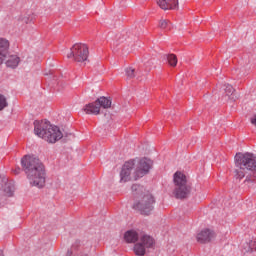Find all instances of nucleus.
<instances>
[{
	"mask_svg": "<svg viewBox=\"0 0 256 256\" xmlns=\"http://www.w3.org/2000/svg\"><path fill=\"white\" fill-rule=\"evenodd\" d=\"M153 162L147 158L140 160H130L126 162L120 172V181L121 183H127V181H137L141 177H145L147 173L151 170Z\"/></svg>",
	"mask_w": 256,
	"mask_h": 256,
	"instance_id": "nucleus-2",
	"label": "nucleus"
},
{
	"mask_svg": "<svg viewBox=\"0 0 256 256\" xmlns=\"http://www.w3.org/2000/svg\"><path fill=\"white\" fill-rule=\"evenodd\" d=\"M0 256H5V255L3 254V250H0Z\"/></svg>",
	"mask_w": 256,
	"mask_h": 256,
	"instance_id": "nucleus-27",
	"label": "nucleus"
},
{
	"mask_svg": "<svg viewBox=\"0 0 256 256\" xmlns=\"http://www.w3.org/2000/svg\"><path fill=\"white\" fill-rule=\"evenodd\" d=\"M237 96L235 95V89L231 85H226L224 88V101H235Z\"/></svg>",
	"mask_w": 256,
	"mask_h": 256,
	"instance_id": "nucleus-12",
	"label": "nucleus"
},
{
	"mask_svg": "<svg viewBox=\"0 0 256 256\" xmlns=\"http://www.w3.org/2000/svg\"><path fill=\"white\" fill-rule=\"evenodd\" d=\"M155 245V240L149 235H143L140 237L138 243L134 245V253L138 256L145 255L147 249H152Z\"/></svg>",
	"mask_w": 256,
	"mask_h": 256,
	"instance_id": "nucleus-9",
	"label": "nucleus"
},
{
	"mask_svg": "<svg viewBox=\"0 0 256 256\" xmlns=\"http://www.w3.org/2000/svg\"><path fill=\"white\" fill-rule=\"evenodd\" d=\"M4 194L6 197L13 196V187H11L9 184H6L4 187Z\"/></svg>",
	"mask_w": 256,
	"mask_h": 256,
	"instance_id": "nucleus-19",
	"label": "nucleus"
},
{
	"mask_svg": "<svg viewBox=\"0 0 256 256\" xmlns=\"http://www.w3.org/2000/svg\"><path fill=\"white\" fill-rule=\"evenodd\" d=\"M174 195L176 199H185L189 195L191 189L187 186V177L181 172L174 174Z\"/></svg>",
	"mask_w": 256,
	"mask_h": 256,
	"instance_id": "nucleus-7",
	"label": "nucleus"
},
{
	"mask_svg": "<svg viewBox=\"0 0 256 256\" xmlns=\"http://www.w3.org/2000/svg\"><path fill=\"white\" fill-rule=\"evenodd\" d=\"M21 59L17 55L9 56V58L6 61L7 67H11L12 69H15L20 63Z\"/></svg>",
	"mask_w": 256,
	"mask_h": 256,
	"instance_id": "nucleus-14",
	"label": "nucleus"
},
{
	"mask_svg": "<svg viewBox=\"0 0 256 256\" xmlns=\"http://www.w3.org/2000/svg\"><path fill=\"white\" fill-rule=\"evenodd\" d=\"M126 75L129 79H133L135 77V69L133 68H127L126 69Z\"/></svg>",
	"mask_w": 256,
	"mask_h": 256,
	"instance_id": "nucleus-20",
	"label": "nucleus"
},
{
	"mask_svg": "<svg viewBox=\"0 0 256 256\" xmlns=\"http://www.w3.org/2000/svg\"><path fill=\"white\" fill-rule=\"evenodd\" d=\"M167 62L170 65V67H177V56L175 54H169L167 56Z\"/></svg>",
	"mask_w": 256,
	"mask_h": 256,
	"instance_id": "nucleus-16",
	"label": "nucleus"
},
{
	"mask_svg": "<svg viewBox=\"0 0 256 256\" xmlns=\"http://www.w3.org/2000/svg\"><path fill=\"white\" fill-rule=\"evenodd\" d=\"M250 250L256 251V240L250 242Z\"/></svg>",
	"mask_w": 256,
	"mask_h": 256,
	"instance_id": "nucleus-22",
	"label": "nucleus"
},
{
	"mask_svg": "<svg viewBox=\"0 0 256 256\" xmlns=\"http://www.w3.org/2000/svg\"><path fill=\"white\" fill-rule=\"evenodd\" d=\"M132 191L136 196L133 209L138 211L140 215H151L153 209H155V196L143 186L137 184L132 186Z\"/></svg>",
	"mask_w": 256,
	"mask_h": 256,
	"instance_id": "nucleus-3",
	"label": "nucleus"
},
{
	"mask_svg": "<svg viewBox=\"0 0 256 256\" xmlns=\"http://www.w3.org/2000/svg\"><path fill=\"white\" fill-rule=\"evenodd\" d=\"M217 237V234L211 229H203L201 230L197 236L196 240L198 243H201L202 245H205L207 243H211V241H215Z\"/></svg>",
	"mask_w": 256,
	"mask_h": 256,
	"instance_id": "nucleus-10",
	"label": "nucleus"
},
{
	"mask_svg": "<svg viewBox=\"0 0 256 256\" xmlns=\"http://www.w3.org/2000/svg\"><path fill=\"white\" fill-rule=\"evenodd\" d=\"M13 173H14L15 175H19V173H21V168H16V169H14V170H13Z\"/></svg>",
	"mask_w": 256,
	"mask_h": 256,
	"instance_id": "nucleus-24",
	"label": "nucleus"
},
{
	"mask_svg": "<svg viewBox=\"0 0 256 256\" xmlns=\"http://www.w3.org/2000/svg\"><path fill=\"white\" fill-rule=\"evenodd\" d=\"M251 181H253V180L249 177V175H247L245 183H251Z\"/></svg>",
	"mask_w": 256,
	"mask_h": 256,
	"instance_id": "nucleus-25",
	"label": "nucleus"
},
{
	"mask_svg": "<svg viewBox=\"0 0 256 256\" xmlns=\"http://www.w3.org/2000/svg\"><path fill=\"white\" fill-rule=\"evenodd\" d=\"M157 5L160 9L164 11H169L170 9H179V0H156Z\"/></svg>",
	"mask_w": 256,
	"mask_h": 256,
	"instance_id": "nucleus-11",
	"label": "nucleus"
},
{
	"mask_svg": "<svg viewBox=\"0 0 256 256\" xmlns=\"http://www.w3.org/2000/svg\"><path fill=\"white\" fill-rule=\"evenodd\" d=\"M34 133L37 137L44 139L48 143H57L63 139V132L57 126L51 125L49 121H34Z\"/></svg>",
	"mask_w": 256,
	"mask_h": 256,
	"instance_id": "nucleus-4",
	"label": "nucleus"
},
{
	"mask_svg": "<svg viewBox=\"0 0 256 256\" xmlns=\"http://www.w3.org/2000/svg\"><path fill=\"white\" fill-rule=\"evenodd\" d=\"M21 165L27 175L30 185L33 187L45 186V166L35 156L26 155L21 160Z\"/></svg>",
	"mask_w": 256,
	"mask_h": 256,
	"instance_id": "nucleus-1",
	"label": "nucleus"
},
{
	"mask_svg": "<svg viewBox=\"0 0 256 256\" xmlns=\"http://www.w3.org/2000/svg\"><path fill=\"white\" fill-rule=\"evenodd\" d=\"M67 255H68V256H71V255H72V252H71V251H68V252H67Z\"/></svg>",
	"mask_w": 256,
	"mask_h": 256,
	"instance_id": "nucleus-26",
	"label": "nucleus"
},
{
	"mask_svg": "<svg viewBox=\"0 0 256 256\" xmlns=\"http://www.w3.org/2000/svg\"><path fill=\"white\" fill-rule=\"evenodd\" d=\"M9 41L4 38H0V51H5L9 55Z\"/></svg>",
	"mask_w": 256,
	"mask_h": 256,
	"instance_id": "nucleus-15",
	"label": "nucleus"
},
{
	"mask_svg": "<svg viewBox=\"0 0 256 256\" xmlns=\"http://www.w3.org/2000/svg\"><path fill=\"white\" fill-rule=\"evenodd\" d=\"M250 123L256 127V115L252 116L250 119Z\"/></svg>",
	"mask_w": 256,
	"mask_h": 256,
	"instance_id": "nucleus-23",
	"label": "nucleus"
},
{
	"mask_svg": "<svg viewBox=\"0 0 256 256\" xmlns=\"http://www.w3.org/2000/svg\"><path fill=\"white\" fill-rule=\"evenodd\" d=\"M7 105H9L7 103V98L4 95L0 94V111H3V109H5Z\"/></svg>",
	"mask_w": 256,
	"mask_h": 256,
	"instance_id": "nucleus-18",
	"label": "nucleus"
},
{
	"mask_svg": "<svg viewBox=\"0 0 256 256\" xmlns=\"http://www.w3.org/2000/svg\"><path fill=\"white\" fill-rule=\"evenodd\" d=\"M124 239L126 243H135L139 240V234L135 230H128L124 234Z\"/></svg>",
	"mask_w": 256,
	"mask_h": 256,
	"instance_id": "nucleus-13",
	"label": "nucleus"
},
{
	"mask_svg": "<svg viewBox=\"0 0 256 256\" xmlns=\"http://www.w3.org/2000/svg\"><path fill=\"white\" fill-rule=\"evenodd\" d=\"M101 107L103 109H109L111 107V101L106 97H100L96 101L86 104L83 111L86 115H99L101 113Z\"/></svg>",
	"mask_w": 256,
	"mask_h": 256,
	"instance_id": "nucleus-8",
	"label": "nucleus"
},
{
	"mask_svg": "<svg viewBox=\"0 0 256 256\" xmlns=\"http://www.w3.org/2000/svg\"><path fill=\"white\" fill-rule=\"evenodd\" d=\"M159 28L169 31V29H171V22H169V20H160Z\"/></svg>",
	"mask_w": 256,
	"mask_h": 256,
	"instance_id": "nucleus-17",
	"label": "nucleus"
},
{
	"mask_svg": "<svg viewBox=\"0 0 256 256\" xmlns=\"http://www.w3.org/2000/svg\"><path fill=\"white\" fill-rule=\"evenodd\" d=\"M7 55L8 54L5 52V50H0V65H2V63L7 59Z\"/></svg>",
	"mask_w": 256,
	"mask_h": 256,
	"instance_id": "nucleus-21",
	"label": "nucleus"
},
{
	"mask_svg": "<svg viewBox=\"0 0 256 256\" xmlns=\"http://www.w3.org/2000/svg\"><path fill=\"white\" fill-rule=\"evenodd\" d=\"M235 165L234 176L241 181L249 171L256 172V156L251 153H238L235 156Z\"/></svg>",
	"mask_w": 256,
	"mask_h": 256,
	"instance_id": "nucleus-5",
	"label": "nucleus"
},
{
	"mask_svg": "<svg viewBox=\"0 0 256 256\" xmlns=\"http://www.w3.org/2000/svg\"><path fill=\"white\" fill-rule=\"evenodd\" d=\"M67 58L73 59L76 63H87L89 59V47L84 43H76L67 53Z\"/></svg>",
	"mask_w": 256,
	"mask_h": 256,
	"instance_id": "nucleus-6",
	"label": "nucleus"
}]
</instances>
